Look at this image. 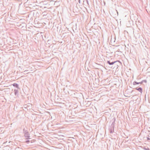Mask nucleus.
Masks as SVG:
<instances>
[{"instance_id": "obj_1", "label": "nucleus", "mask_w": 150, "mask_h": 150, "mask_svg": "<svg viewBox=\"0 0 150 150\" xmlns=\"http://www.w3.org/2000/svg\"><path fill=\"white\" fill-rule=\"evenodd\" d=\"M24 136L26 138V139H30V134H29L28 132L27 133L24 134Z\"/></svg>"}, {"instance_id": "obj_2", "label": "nucleus", "mask_w": 150, "mask_h": 150, "mask_svg": "<svg viewBox=\"0 0 150 150\" xmlns=\"http://www.w3.org/2000/svg\"><path fill=\"white\" fill-rule=\"evenodd\" d=\"M136 90L138 91L140 93H142V89L141 87L137 88H135Z\"/></svg>"}, {"instance_id": "obj_3", "label": "nucleus", "mask_w": 150, "mask_h": 150, "mask_svg": "<svg viewBox=\"0 0 150 150\" xmlns=\"http://www.w3.org/2000/svg\"><path fill=\"white\" fill-rule=\"evenodd\" d=\"M14 94L15 95H17L18 93V90L14 89Z\"/></svg>"}, {"instance_id": "obj_4", "label": "nucleus", "mask_w": 150, "mask_h": 150, "mask_svg": "<svg viewBox=\"0 0 150 150\" xmlns=\"http://www.w3.org/2000/svg\"><path fill=\"white\" fill-rule=\"evenodd\" d=\"M13 86L16 87V88H19L18 85V84L17 83H13Z\"/></svg>"}, {"instance_id": "obj_5", "label": "nucleus", "mask_w": 150, "mask_h": 150, "mask_svg": "<svg viewBox=\"0 0 150 150\" xmlns=\"http://www.w3.org/2000/svg\"><path fill=\"white\" fill-rule=\"evenodd\" d=\"M23 132L24 134H26L28 132V131L24 128L23 129Z\"/></svg>"}, {"instance_id": "obj_6", "label": "nucleus", "mask_w": 150, "mask_h": 150, "mask_svg": "<svg viewBox=\"0 0 150 150\" xmlns=\"http://www.w3.org/2000/svg\"><path fill=\"white\" fill-rule=\"evenodd\" d=\"M119 62V61H114V62H110V64H109L110 65H113V64H114V63H115L116 62Z\"/></svg>"}, {"instance_id": "obj_7", "label": "nucleus", "mask_w": 150, "mask_h": 150, "mask_svg": "<svg viewBox=\"0 0 150 150\" xmlns=\"http://www.w3.org/2000/svg\"><path fill=\"white\" fill-rule=\"evenodd\" d=\"M133 84L135 85H137V84H139V82H137L136 81H134L133 82Z\"/></svg>"}, {"instance_id": "obj_8", "label": "nucleus", "mask_w": 150, "mask_h": 150, "mask_svg": "<svg viewBox=\"0 0 150 150\" xmlns=\"http://www.w3.org/2000/svg\"><path fill=\"white\" fill-rule=\"evenodd\" d=\"M115 124V121H114L113 122H112V123L111 125V126H112V128H114Z\"/></svg>"}, {"instance_id": "obj_9", "label": "nucleus", "mask_w": 150, "mask_h": 150, "mask_svg": "<svg viewBox=\"0 0 150 150\" xmlns=\"http://www.w3.org/2000/svg\"><path fill=\"white\" fill-rule=\"evenodd\" d=\"M114 132V128H113L112 129H111L110 132V133H112Z\"/></svg>"}, {"instance_id": "obj_10", "label": "nucleus", "mask_w": 150, "mask_h": 150, "mask_svg": "<svg viewBox=\"0 0 150 150\" xmlns=\"http://www.w3.org/2000/svg\"><path fill=\"white\" fill-rule=\"evenodd\" d=\"M30 141L28 140H27L25 142L27 143V144H28L29 142Z\"/></svg>"}, {"instance_id": "obj_11", "label": "nucleus", "mask_w": 150, "mask_h": 150, "mask_svg": "<svg viewBox=\"0 0 150 150\" xmlns=\"http://www.w3.org/2000/svg\"><path fill=\"white\" fill-rule=\"evenodd\" d=\"M144 149L145 150H150L148 148H144Z\"/></svg>"}, {"instance_id": "obj_12", "label": "nucleus", "mask_w": 150, "mask_h": 150, "mask_svg": "<svg viewBox=\"0 0 150 150\" xmlns=\"http://www.w3.org/2000/svg\"><path fill=\"white\" fill-rule=\"evenodd\" d=\"M142 81H143V82H145V83H146L147 81L146 80H143Z\"/></svg>"}, {"instance_id": "obj_13", "label": "nucleus", "mask_w": 150, "mask_h": 150, "mask_svg": "<svg viewBox=\"0 0 150 150\" xmlns=\"http://www.w3.org/2000/svg\"><path fill=\"white\" fill-rule=\"evenodd\" d=\"M107 63L108 64H110V62L109 61H108Z\"/></svg>"}, {"instance_id": "obj_14", "label": "nucleus", "mask_w": 150, "mask_h": 150, "mask_svg": "<svg viewBox=\"0 0 150 150\" xmlns=\"http://www.w3.org/2000/svg\"><path fill=\"white\" fill-rule=\"evenodd\" d=\"M139 84H142V83H143L142 81L141 82H139Z\"/></svg>"}, {"instance_id": "obj_15", "label": "nucleus", "mask_w": 150, "mask_h": 150, "mask_svg": "<svg viewBox=\"0 0 150 150\" xmlns=\"http://www.w3.org/2000/svg\"><path fill=\"white\" fill-rule=\"evenodd\" d=\"M147 140H150V139L149 137H146Z\"/></svg>"}, {"instance_id": "obj_16", "label": "nucleus", "mask_w": 150, "mask_h": 150, "mask_svg": "<svg viewBox=\"0 0 150 150\" xmlns=\"http://www.w3.org/2000/svg\"><path fill=\"white\" fill-rule=\"evenodd\" d=\"M79 4L81 3V1L80 0H79Z\"/></svg>"}, {"instance_id": "obj_17", "label": "nucleus", "mask_w": 150, "mask_h": 150, "mask_svg": "<svg viewBox=\"0 0 150 150\" xmlns=\"http://www.w3.org/2000/svg\"><path fill=\"white\" fill-rule=\"evenodd\" d=\"M86 2L88 4V0H86Z\"/></svg>"}, {"instance_id": "obj_18", "label": "nucleus", "mask_w": 150, "mask_h": 150, "mask_svg": "<svg viewBox=\"0 0 150 150\" xmlns=\"http://www.w3.org/2000/svg\"><path fill=\"white\" fill-rule=\"evenodd\" d=\"M28 71V70H25L24 72H25L27 71Z\"/></svg>"}, {"instance_id": "obj_19", "label": "nucleus", "mask_w": 150, "mask_h": 150, "mask_svg": "<svg viewBox=\"0 0 150 150\" xmlns=\"http://www.w3.org/2000/svg\"><path fill=\"white\" fill-rule=\"evenodd\" d=\"M133 90H132V91L131 92H133Z\"/></svg>"}]
</instances>
